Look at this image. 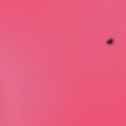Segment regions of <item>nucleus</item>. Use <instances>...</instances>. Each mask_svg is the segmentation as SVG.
Masks as SVG:
<instances>
[{
	"mask_svg": "<svg viewBox=\"0 0 126 126\" xmlns=\"http://www.w3.org/2000/svg\"><path fill=\"white\" fill-rule=\"evenodd\" d=\"M106 44L107 45H113L114 44V39L112 38H109L106 41Z\"/></svg>",
	"mask_w": 126,
	"mask_h": 126,
	"instance_id": "1",
	"label": "nucleus"
}]
</instances>
